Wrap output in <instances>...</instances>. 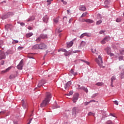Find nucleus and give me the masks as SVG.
Instances as JSON below:
<instances>
[{
  "label": "nucleus",
  "mask_w": 124,
  "mask_h": 124,
  "mask_svg": "<svg viewBox=\"0 0 124 124\" xmlns=\"http://www.w3.org/2000/svg\"><path fill=\"white\" fill-rule=\"evenodd\" d=\"M84 62L85 63H86V64H87L88 65H89V64H90V62H88V61H84Z\"/></svg>",
  "instance_id": "54"
},
{
  "label": "nucleus",
  "mask_w": 124,
  "mask_h": 124,
  "mask_svg": "<svg viewBox=\"0 0 124 124\" xmlns=\"http://www.w3.org/2000/svg\"><path fill=\"white\" fill-rule=\"evenodd\" d=\"M65 53H64V56L66 57H67V56H69V54H70L69 52H68L67 51H66V52Z\"/></svg>",
  "instance_id": "37"
},
{
  "label": "nucleus",
  "mask_w": 124,
  "mask_h": 124,
  "mask_svg": "<svg viewBox=\"0 0 124 124\" xmlns=\"http://www.w3.org/2000/svg\"><path fill=\"white\" fill-rule=\"evenodd\" d=\"M86 23H89L90 24H92L93 23V20L90 19H86Z\"/></svg>",
  "instance_id": "23"
},
{
  "label": "nucleus",
  "mask_w": 124,
  "mask_h": 124,
  "mask_svg": "<svg viewBox=\"0 0 124 124\" xmlns=\"http://www.w3.org/2000/svg\"><path fill=\"white\" fill-rule=\"evenodd\" d=\"M5 54H4V52L2 51V50H0V60H3L5 59Z\"/></svg>",
  "instance_id": "5"
},
{
  "label": "nucleus",
  "mask_w": 124,
  "mask_h": 124,
  "mask_svg": "<svg viewBox=\"0 0 124 124\" xmlns=\"http://www.w3.org/2000/svg\"><path fill=\"white\" fill-rule=\"evenodd\" d=\"M7 18H8V14L5 15L2 17V19H3V20H4V19H7Z\"/></svg>",
  "instance_id": "29"
},
{
  "label": "nucleus",
  "mask_w": 124,
  "mask_h": 124,
  "mask_svg": "<svg viewBox=\"0 0 124 124\" xmlns=\"http://www.w3.org/2000/svg\"><path fill=\"white\" fill-rule=\"evenodd\" d=\"M105 32V31L104 30H101V31H100L99 33L100 34H102V33Z\"/></svg>",
  "instance_id": "44"
},
{
  "label": "nucleus",
  "mask_w": 124,
  "mask_h": 124,
  "mask_svg": "<svg viewBox=\"0 0 124 124\" xmlns=\"http://www.w3.org/2000/svg\"><path fill=\"white\" fill-rule=\"evenodd\" d=\"M83 90L84 91V92H85V93H88L89 91L88 90V88L85 87L84 86H81V90Z\"/></svg>",
  "instance_id": "16"
},
{
  "label": "nucleus",
  "mask_w": 124,
  "mask_h": 124,
  "mask_svg": "<svg viewBox=\"0 0 124 124\" xmlns=\"http://www.w3.org/2000/svg\"><path fill=\"white\" fill-rule=\"evenodd\" d=\"M85 36H88V37H91V34H87V33H84Z\"/></svg>",
  "instance_id": "46"
},
{
  "label": "nucleus",
  "mask_w": 124,
  "mask_h": 124,
  "mask_svg": "<svg viewBox=\"0 0 124 124\" xmlns=\"http://www.w3.org/2000/svg\"><path fill=\"white\" fill-rule=\"evenodd\" d=\"M64 52V53H66V49L63 48H60L58 50V52Z\"/></svg>",
  "instance_id": "26"
},
{
  "label": "nucleus",
  "mask_w": 124,
  "mask_h": 124,
  "mask_svg": "<svg viewBox=\"0 0 124 124\" xmlns=\"http://www.w3.org/2000/svg\"><path fill=\"white\" fill-rule=\"evenodd\" d=\"M63 20L64 21V20H65V21H66V22H67V20H67V17L65 16V17H63Z\"/></svg>",
  "instance_id": "50"
},
{
  "label": "nucleus",
  "mask_w": 124,
  "mask_h": 124,
  "mask_svg": "<svg viewBox=\"0 0 124 124\" xmlns=\"http://www.w3.org/2000/svg\"><path fill=\"white\" fill-rule=\"evenodd\" d=\"M107 54H109L111 52V48L109 47H108L105 49Z\"/></svg>",
  "instance_id": "21"
},
{
  "label": "nucleus",
  "mask_w": 124,
  "mask_h": 124,
  "mask_svg": "<svg viewBox=\"0 0 124 124\" xmlns=\"http://www.w3.org/2000/svg\"><path fill=\"white\" fill-rule=\"evenodd\" d=\"M114 103L115 105H119V102L118 101H114Z\"/></svg>",
  "instance_id": "45"
},
{
  "label": "nucleus",
  "mask_w": 124,
  "mask_h": 124,
  "mask_svg": "<svg viewBox=\"0 0 124 124\" xmlns=\"http://www.w3.org/2000/svg\"><path fill=\"white\" fill-rule=\"evenodd\" d=\"M17 49H18V50H22V49H24V47H23L19 46L17 48Z\"/></svg>",
  "instance_id": "51"
},
{
  "label": "nucleus",
  "mask_w": 124,
  "mask_h": 124,
  "mask_svg": "<svg viewBox=\"0 0 124 124\" xmlns=\"http://www.w3.org/2000/svg\"><path fill=\"white\" fill-rule=\"evenodd\" d=\"M43 20L45 23H47L48 22V20H49V17L48 16H45Z\"/></svg>",
  "instance_id": "11"
},
{
  "label": "nucleus",
  "mask_w": 124,
  "mask_h": 124,
  "mask_svg": "<svg viewBox=\"0 0 124 124\" xmlns=\"http://www.w3.org/2000/svg\"><path fill=\"white\" fill-rule=\"evenodd\" d=\"M77 87L78 90H81V88H82V87H81L80 85H77Z\"/></svg>",
  "instance_id": "40"
},
{
  "label": "nucleus",
  "mask_w": 124,
  "mask_h": 124,
  "mask_svg": "<svg viewBox=\"0 0 124 124\" xmlns=\"http://www.w3.org/2000/svg\"><path fill=\"white\" fill-rule=\"evenodd\" d=\"M57 32L60 33V32H62V31H60V29L58 30Z\"/></svg>",
  "instance_id": "59"
},
{
  "label": "nucleus",
  "mask_w": 124,
  "mask_h": 124,
  "mask_svg": "<svg viewBox=\"0 0 124 124\" xmlns=\"http://www.w3.org/2000/svg\"><path fill=\"white\" fill-rule=\"evenodd\" d=\"M123 59H124V57L123 56H120L119 57V61H123Z\"/></svg>",
  "instance_id": "47"
},
{
  "label": "nucleus",
  "mask_w": 124,
  "mask_h": 124,
  "mask_svg": "<svg viewBox=\"0 0 124 124\" xmlns=\"http://www.w3.org/2000/svg\"><path fill=\"white\" fill-rule=\"evenodd\" d=\"M64 124H69V123H68L67 122H65L64 123Z\"/></svg>",
  "instance_id": "62"
},
{
  "label": "nucleus",
  "mask_w": 124,
  "mask_h": 124,
  "mask_svg": "<svg viewBox=\"0 0 124 124\" xmlns=\"http://www.w3.org/2000/svg\"><path fill=\"white\" fill-rule=\"evenodd\" d=\"M81 22H86V19H82Z\"/></svg>",
  "instance_id": "63"
},
{
  "label": "nucleus",
  "mask_w": 124,
  "mask_h": 124,
  "mask_svg": "<svg viewBox=\"0 0 124 124\" xmlns=\"http://www.w3.org/2000/svg\"><path fill=\"white\" fill-rule=\"evenodd\" d=\"M34 19H35L34 16H32L27 19V22H32V21H33V20H34Z\"/></svg>",
  "instance_id": "17"
},
{
  "label": "nucleus",
  "mask_w": 124,
  "mask_h": 124,
  "mask_svg": "<svg viewBox=\"0 0 124 124\" xmlns=\"http://www.w3.org/2000/svg\"><path fill=\"white\" fill-rule=\"evenodd\" d=\"M94 115H95V114L94 113H93V112H90L88 113V116H94Z\"/></svg>",
  "instance_id": "33"
},
{
  "label": "nucleus",
  "mask_w": 124,
  "mask_h": 124,
  "mask_svg": "<svg viewBox=\"0 0 124 124\" xmlns=\"http://www.w3.org/2000/svg\"><path fill=\"white\" fill-rule=\"evenodd\" d=\"M51 98H52V95L51 93H46V97L45 99L43 101L42 103L41 104V107H45V106H46V105H47L49 103V102H50Z\"/></svg>",
  "instance_id": "2"
},
{
  "label": "nucleus",
  "mask_w": 124,
  "mask_h": 124,
  "mask_svg": "<svg viewBox=\"0 0 124 124\" xmlns=\"http://www.w3.org/2000/svg\"><path fill=\"white\" fill-rule=\"evenodd\" d=\"M77 112H78V108L77 107H74L72 109V115L74 116V117H76V115L77 114Z\"/></svg>",
  "instance_id": "4"
},
{
  "label": "nucleus",
  "mask_w": 124,
  "mask_h": 124,
  "mask_svg": "<svg viewBox=\"0 0 124 124\" xmlns=\"http://www.w3.org/2000/svg\"><path fill=\"white\" fill-rule=\"evenodd\" d=\"M63 4H66V3H67V2H66V1H64L63 2Z\"/></svg>",
  "instance_id": "61"
},
{
  "label": "nucleus",
  "mask_w": 124,
  "mask_h": 124,
  "mask_svg": "<svg viewBox=\"0 0 124 124\" xmlns=\"http://www.w3.org/2000/svg\"><path fill=\"white\" fill-rule=\"evenodd\" d=\"M121 21H122V18H121V17L117 18L116 19V22L117 23H120V22H121Z\"/></svg>",
  "instance_id": "34"
},
{
  "label": "nucleus",
  "mask_w": 124,
  "mask_h": 124,
  "mask_svg": "<svg viewBox=\"0 0 124 124\" xmlns=\"http://www.w3.org/2000/svg\"><path fill=\"white\" fill-rule=\"evenodd\" d=\"M46 83V81H45V80L43 79L39 81L38 84V88H40L41 87H42L44 84Z\"/></svg>",
  "instance_id": "8"
},
{
  "label": "nucleus",
  "mask_w": 124,
  "mask_h": 124,
  "mask_svg": "<svg viewBox=\"0 0 124 124\" xmlns=\"http://www.w3.org/2000/svg\"><path fill=\"white\" fill-rule=\"evenodd\" d=\"M1 65H3V64H4V62L3 61H2L1 62Z\"/></svg>",
  "instance_id": "56"
},
{
  "label": "nucleus",
  "mask_w": 124,
  "mask_h": 124,
  "mask_svg": "<svg viewBox=\"0 0 124 124\" xmlns=\"http://www.w3.org/2000/svg\"><path fill=\"white\" fill-rule=\"evenodd\" d=\"M84 36H85V33L82 34L79 37L80 38H83Z\"/></svg>",
  "instance_id": "48"
},
{
  "label": "nucleus",
  "mask_w": 124,
  "mask_h": 124,
  "mask_svg": "<svg viewBox=\"0 0 124 124\" xmlns=\"http://www.w3.org/2000/svg\"><path fill=\"white\" fill-rule=\"evenodd\" d=\"M91 50L92 53L94 54V56H95V57H97L98 56V58H96L95 60L97 64H98L100 67H104V66H103V61H102V58H101L100 54L98 53V51H96V49H93L91 48Z\"/></svg>",
  "instance_id": "1"
},
{
  "label": "nucleus",
  "mask_w": 124,
  "mask_h": 124,
  "mask_svg": "<svg viewBox=\"0 0 124 124\" xmlns=\"http://www.w3.org/2000/svg\"><path fill=\"white\" fill-rule=\"evenodd\" d=\"M86 9V7L84 6H81L79 8V10H80L81 11H85Z\"/></svg>",
  "instance_id": "18"
},
{
  "label": "nucleus",
  "mask_w": 124,
  "mask_h": 124,
  "mask_svg": "<svg viewBox=\"0 0 124 124\" xmlns=\"http://www.w3.org/2000/svg\"><path fill=\"white\" fill-rule=\"evenodd\" d=\"M80 45L81 46H82V47L85 46V45H86V42H85L84 41H81V43H80Z\"/></svg>",
  "instance_id": "31"
},
{
  "label": "nucleus",
  "mask_w": 124,
  "mask_h": 124,
  "mask_svg": "<svg viewBox=\"0 0 124 124\" xmlns=\"http://www.w3.org/2000/svg\"><path fill=\"white\" fill-rule=\"evenodd\" d=\"M47 46L44 44H41L39 45V49H46Z\"/></svg>",
  "instance_id": "9"
},
{
  "label": "nucleus",
  "mask_w": 124,
  "mask_h": 124,
  "mask_svg": "<svg viewBox=\"0 0 124 124\" xmlns=\"http://www.w3.org/2000/svg\"><path fill=\"white\" fill-rule=\"evenodd\" d=\"M54 23H58L59 22V18H55L54 19Z\"/></svg>",
  "instance_id": "41"
},
{
  "label": "nucleus",
  "mask_w": 124,
  "mask_h": 124,
  "mask_svg": "<svg viewBox=\"0 0 124 124\" xmlns=\"http://www.w3.org/2000/svg\"><path fill=\"white\" fill-rule=\"evenodd\" d=\"M103 85V82H97L96 83V86H101Z\"/></svg>",
  "instance_id": "30"
},
{
  "label": "nucleus",
  "mask_w": 124,
  "mask_h": 124,
  "mask_svg": "<svg viewBox=\"0 0 124 124\" xmlns=\"http://www.w3.org/2000/svg\"><path fill=\"white\" fill-rule=\"evenodd\" d=\"M110 116H112V117H115V115H114V114L110 113Z\"/></svg>",
  "instance_id": "58"
},
{
  "label": "nucleus",
  "mask_w": 124,
  "mask_h": 124,
  "mask_svg": "<svg viewBox=\"0 0 124 124\" xmlns=\"http://www.w3.org/2000/svg\"><path fill=\"white\" fill-rule=\"evenodd\" d=\"M3 45V41H0V47H1V46H2V45Z\"/></svg>",
  "instance_id": "43"
},
{
  "label": "nucleus",
  "mask_w": 124,
  "mask_h": 124,
  "mask_svg": "<svg viewBox=\"0 0 124 124\" xmlns=\"http://www.w3.org/2000/svg\"><path fill=\"white\" fill-rule=\"evenodd\" d=\"M70 86H71V81H68L66 84V85H65V90H67V88H69V87H70Z\"/></svg>",
  "instance_id": "14"
},
{
  "label": "nucleus",
  "mask_w": 124,
  "mask_h": 124,
  "mask_svg": "<svg viewBox=\"0 0 124 124\" xmlns=\"http://www.w3.org/2000/svg\"><path fill=\"white\" fill-rule=\"evenodd\" d=\"M73 94V91H70L69 93L67 94V95H72Z\"/></svg>",
  "instance_id": "38"
},
{
  "label": "nucleus",
  "mask_w": 124,
  "mask_h": 124,
  "mask_svg": "<svg viewBox=\"0 0 124 124\" xmlns=\"http://www.w3.org/2000/svg\"><path fill=\"white\" fill-rule=\"evenodd\" d=\"M14 42H15V43H18V42H19V41H18V40H14Z\"/></svg>",
  "instance_id": "55"
},
{
  "label": "nucleus",
  "mask_w": 124,
  "mask_h": 124,
  "mask_svg": "<svg viewBox=\"0 0 124 124\" xmlns=\"http://www.w3.org/2000/svg\"><path fill=\"white\" fill-rule=\"evenodd\" d=\"M90 103H91V102H85L84 103V105H85V106H87V105H89V104H90Z\"/></svg>",
  "instance_id": "39"
},
{
  "label": "nucleus",
  "mask_w": 124,
  "mask_h": 124,
  "mask_svg": "<svg viewBox=\"0 0 124 124\" xmlns=\"http://www.w3.org/2000/svg\"><path fill=\"white\" fill-rule=\"evenodd\" d=\"M28 29L30 31H31V30H32V28L31 26L28 27Z\"/></svg>",
  "instance_id": "52"
},
{
  "label": "nucleus",
  "mask_w": 124,
  "mask_h": 124,
  "mask_svg": "<svg viewBox=\"0 0 124 124\" xmlns=\"http://www.w3.org/2000/svg\"><path fill=\"white\" fill-rule=\"evenodd\" d=\"M90 103L91 102H95V100H91V101H90Z\"/></svg>",
  "instance_id": "57"
},
{
  "label": "nucleus",
  "mask_w": 124,
  "mask_h": 124,
  "mask_svg": "<svg viewBox=\"0 0 124 124\" xmlns=\"http://www.w3.org/2000/svg\"><path fill=\"white\" fill-rule=\"evenodd\" d=\"M71 21H72V19H70V20H69V23H70Z\"/></svg>",
  "instance_id": "64"
},
{
  "label": "nucleus",
  "mask_w": 124,
  "mask_h": 124,
  "mask_svg": "<svg viewBox=\"0 0 124 124\" xmlns=\"http://www.w3.org/2000/svg\"><path fill=\"white\" fill-rule=\"evenodd\" d=\"M32 35H33V33H32V32H30L26 34V36L27 38H29V37H31V36H32Z\"/></svg>",
  "instance_id": "22"
},
{
  "label": "nucleus",
  "mask_w": 124,
  "mask_h": 124,
  "mask_svg": "<svg viewBox=\"0 0 124 124\" xmlns=\"http://www.w3.org/2000/svg\"><path fill=\"white\" fill-rule=\"evenodd\" d=\"M108 55H109V56L110 57H113V56H114V54L113 53H112L111 52H109V54H108Z\"/></svg>",
  "instance_id": "49"
},
{
  "label": "nucleus",
  "mask_w": 124,
  "mask_h": 124,
  "mask_svg": "<svg viewBox=\"0 0 124 124\" xmlns=\"http://www.w3.org/2000/svg\"><path fill=\"white\" fill-rule=\"evenodd\" d=\"M22 107L24 109H26V108H27L28 107V104L27 103V100H22Z\"/></svg>",
  "instance_id": "7"
},
{
  "label": "nucleus",
  "mask_w": 124,
  "mask_h": 124,
  "mask_svg": "<svg viewBox=\"0 0 124 124\" xmlns=\"http://www.w3.org/2000/svg\"><path fill=\"white\" fill-rule=\"evenodd\" d=\"M114 80H116V77H115V76H113L111 78V84H113V81H114Z\"/></svg>",
  "instance_id": "28"
},
{
  "label": "nucleus",
  "mask_w": 124,
  "mask_h": 124,
  "mask_svg": "<svg viewBox=\"0 0 124 124\" xmlns=\"http://www.w3.org/2000/svg\"><path fill=\"white\" fill-rule=\"evenodd\" d=\"M78 96H79V94L77 93L74 94V97L73 98V101L74 103H75V102L77 101V100H78Z\"/></svg>",
  "instance_id": "6"
},
{
  "label": "nucleus",
  "mask_w": 124,
  "mask_h": 124,
  "mask_svg": "<svg viewBox=\"0 0 124 124\" xmlns=\"http://www.w3.org/2000/svg\"><path fill=\"white\" fill-rule=\"evenodd\" d=\"M32 119H31L28 122V123H27V124H31V121H32Z\"/></svg>",
  "instance_id": "53"
},
{
  "label": "nucleus",
  "mask_w": 124,
  "mask_h": 124,
  "mask_svg": "<svg viewBox=\"0 0 124 124\" xmlns=\"http://www.w3.org/2000/svg\"><path fill=\"white\" fill-rule=\"evenodd\" d=\"M40 37L42 38V39H47V38H48V36L46 34H41L40 35Z\"/></svg>",
  "instance_id": "12"
},
{
  "label": "nucleus",
  "mask_w": 124,
  "mask_h": 124,
  "mask_svg": "<svg viewBox=\"0 0 124 124\" xmlns=\"http://www.w3.org/2000/svg\"><path fill=\"white\" fill-rule=\"evenodd\" d=\"M20 25H21V26H25V23H21L20 24Z\"/></svg>",
  "instance_id": "60"
},
{
  "label": "nucleus",
  "mask_w": 124,
  "mask_h": 124,
  "mask_svg": "<svg viewBox=\"0 0 124 124\" xmlns=\"http://www.w3.org/2000/svg\"><path fill=\"white\" fill-rule=\"evenodd\" d=\"M40 40H41V37H38V38L36 39L37 42H39V41H40Z\"/></svg>",
  "instance_id": "42"
},
{
  "label": "nucleus",
  "mask_w": 124,
  "mask_h": 124,
  "mask_svg": "<svg viewBox=\"0 0 124 124\" xmlns=\"http://www.w3.org/2000/svg\"><path fill=\"white\" fill-rule=\"evenodd\" d=\"M53 1V0H47L46 2H47V5H50L51 4V2Z\"/></svg>",
  "instance_id": "32"
},
{
  "label": "nucleus",
  "mask_w": 124,
  "mask_h": 124,
  "mask_svg": "<svg viewBox=\"0 0 124 124\" xmlns=\"http://www.w3.org/2000/svg\"><path fill=\"white\" fill-rule=\"evenodd\" d=\"M11 69V67H9L8 68L6 69L5 70L1 71L0 72V74H4V73H6V72H8V71Z\"/></svg>",
  "instance_id": "10"
},
{
  "label": "nucleus",
  "mask_w": 124,
  "mask_h": 124,
  "mask_svg": "<svg viewBox=\"0 0 124 124\" xmlns=\"http://www.w3.org/2000/svg\"><path fill=\"white\" fill-rule=\"evenodd\" d=\"M16 76H17V75L16 74H12L9 77V79L11 80H12V79H15L16 78Z\"/></svg>",
  "instance_id": "15"
},
{
  "label": "nucleus",
  "mask_w": 124,
  "mask_h": 124,
  "mask_svg": "<svg viewBox=\"0 0 124 124\" xmlns=\"http://www.w3.org/2000/svg\"><path fill=\"white\" fill-rule=\"evenodd\" d=\"M87 15H88V12H86L85 13H83L80 17L81 18H84L86 17Z\"/></svg>",
  "instance_id": "25"
},
{
  "label": "nucleus",
  "mask_w": 124,
  "mask_h": 124,
  "mask_svg": "<svg viewBox=\"0 0 124 124\" xmlns=\"http://www.w3.org/2000/svg\"><path fill=\"white\" fill-rule=\"evenodd\" d=\"M105 41H106V42H108L110 39H111V38L109 36H107L104 38Z\"/></svg>",
  "instance_id": "24"
},
{
  "label": "nucleus",
  "mask_w": 124,
  "mask_h": 124,
  "mask_svg": "<svg viewBox=\"0 0 124 124\" xmlns=\"http://www.w3.org/2000/svg\"><path fill=\"white\" fill-rule=\"evenodd\" d=\"M71 73H72V74H73V75H74V76H75V75H77L78 74L77 73V72H74V71H73V69H71V71H70Z\"/></svg>",
  "instance_id": "27"
},
{
  "label": "nucleus",
  "mask_w": 124,
  "mask_h": 124,
  "mask_svg": "<svg viewBox=\"0 0 124 124\" xmlns=\"http://www.w3.org/2000/svg\"><path fill=\"white\" fill-rule=\"evenodd\" d=\"M72 45H73V41H71V42L67 43V47L68 48H70V47L72 46Z\"/></svg>",
  "instance_id": "13"
},
{
  "label": "nucleus",
  "mask_w": 124,
  "mask_h": 124,
  "mask_svg": "<svg viewBox=\"0 0 124 124\" xmlns=\"http://www.w3.org/2000/svg\"><path fill=\"white\" fill-rule=\"evenodd\" d=\"M102 23V20H99L96 22V25H100Z\"/></svg>",
  "instance_id": "35"
},
{
  "label": "nucleus",
  "mask_w": 124,
  "mask_h": 124,
  "mask_svg": "<svg viewBox=\"0 0 124 124\" xmlns=\"http://www.w3.org/2000/svg\"><path fill=\"white\" fill-rule=\"evenodd\" d=\"M32 49L33 50H36V49H39V45H34V46L32 47Z\"/></svg>",
  "instance_id": "19"
},
{
  "label": "nucleus",
  "mask_w": 124,
  "mask_h": 124,
  "mask_svg": "<svg viewBox=\"0 0 124 124\" xmlns=\"http://www.w3.org/2000/svg\"><path fill=\"white\" fill-rule=\"evenodd\" d=\"M5 29H6V30L8 29H10L11 30V28H12V25L11 24H7L5 26Z\"/></svg>",
  "instance_id": "20"
},
{
  "label": "nucleus",
  "mask_w": 124,
  "mask_h": 124,
  "mask_svg": "<svg viewBox=\"0 0 124 124\" xmlns=\"http://www.w3.org/2000/svg\"><path fill=\"white\" fill-rule=\"evenodd\" d=\"M101 43L102 44H105L106 43V42L105 41V40L104 39L103 40H102L101 41Z\"/></svg>",
  "instance_id": "36"
},
{
  "label": "nucleus",
  "mask_w": 124,
  "mask_h": 124,
  "mask_svg": "<svg viewBox=\"0 0 124 124\" xmlns=\"http://www.w3.org/2000/svg\"><path fill=\"white\" fill-rule=\"evenodd\" d=\"M23 63H24V60H23L22 59L17 66L18 69H20V70H22L23 68V66H24Z\"/></svg>",
  "instance_id": "3"
}]
</instances>
